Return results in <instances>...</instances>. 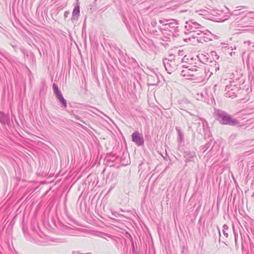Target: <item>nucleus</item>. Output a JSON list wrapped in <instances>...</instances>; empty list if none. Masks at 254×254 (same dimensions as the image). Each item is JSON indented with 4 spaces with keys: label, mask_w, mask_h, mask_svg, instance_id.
Masks as SVG:
<instances>
[{
    "label": "nucleus",
    "mask_w": 254,
    "mask_h": 254,
    "mask_svg": "<svg viewBox=\"0 0 254 254\" xmlns=\"http://www.w3.org/2000/svg\"><path fill=\"white\" fill-rule=\"evenodd\" d=\"M58 99L60 100L61 103L63 105L64 107L65 108L66 107V102L65 99L63 97L61 93H58V95H56Z\"/></svg>",
    "instance_id": "4"
},
{
    "label": "nucleus",
    "mask_w": 254,
    "mask_h": 254,
    "mask_svg": "<svg viewBox=\"0 0 254 254\" xmlns=\"http://www.w3.org/2000/svg\"><path fill=\"white\" fill-rule=\"evenodd\" d=\"M222 122L224 124L230 125H234L237 124V121L232 119L229 116H224L222 118Z\"/></svg>",
    "instance_id": "1"
},
{
    "label": "nucleus",
    "mask_w": 254,
    "mask_h": 254,
    "mask_svg": "<svg viewBox=\"0 0 254 254\" xmlns=\"http://www.w3.org/2000/svg\"><path fill=\"white\" fill-rule=\"evenodd\" d=\"M132 140L137 144H141L142 143V140L137 132H134L132 134Z\"/></svg>",
    "instance_id": "2"
},
{
    "label": "nucleus",
    "mask_w": 254,
    "mask_h": 254,
    "mask_svg": "<svg viewBox=\"0 0 254 254\" xmlns=\"http://www.w3.org/2000/svg\"><path fill=\"white\" fill-rule=\"evenodd\" d=\"M58 99L60 100L61 103L63 105L64 107L65 108L66 107V102L65 99L63 97L61 93H58V95H56Z\"/></svg>",
    "instance_id": "3"
},
{
    "label": "nucleus",
    "mask_w": 254,
    "mask_h": 254,
    "mask_svg": "<svg viewBox=\"0 0 254 254\" xmlns=\"http://www.w3.org/2000/svg\"><path fill=\"white\" fill-rule=\"evenodd\" d=\"M80 13V8L79 5H76L73 10V15L78 16Z\"/></svg>",
    "instance_id": "5"
},
{
    "label": "nucleus",
    "mask_w": 254,
    "mask_h": 254,
    "mask_svg": "<svg viewBox=\"0 0 254 254\" xmlns=\"http://www.w3.org/2000/svg\"><path fill=\"white\" fill-rule=\"evenodd\" d=\"M53 89L56 95H58V93H60L61 92L59 91V88L55 84H53Z\"/></svg>",
    "instance_id": "6"
}]
</instances>
